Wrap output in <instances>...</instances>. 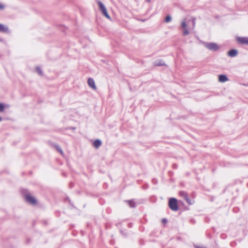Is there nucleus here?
<instances>
[{
  "label": "nucleus",
  "mask_w": 248,
  "mask_h": 248,
  "mask_svg": "<svg viewBox=\"0 0 248 248\" xmlns=\"http://www.w3.org/2000/svg\"><path fill=\"white\" fill-rule=\"evenodd\" d=\"M202 44L206 48L213 51H217L220 48V46L215 43H209L203 42Z\"/></svg>",
  "instance_id": "1"
},
{
  "label": "nucleus",
  "mask_w": 248,
  "mask_h": 248,
  "mask_svg": "<svg viewBox=\"0 0 248 248\" xmlns=\"http://www.w3.org/2000/svg\"><path fill=\"white\" fill-rule=\"evenodd\" d=\"M169 207L173 211H177L178 209V206L177 205V200L175 198H171L169 200Z\"/></svg>",
  "instance_id": "2"
},
{
  "label": "nucleus",
  "mask_w": 248,
  "mask_h": 248,
  "mask_svg": "<svg viewBox=\"0 0 248 248\" xmlns=\"http://www.w3.org/2000/svg\"><path fill=\"white\" fill-rule=\"evenodd\" d=\"M25 198L26 202L31 205H35L36 203V199L29 193L25 194Z\"/></svg>",
  "instance_id": "3"
},
{
  "label": "nucleus",
  "mask_w": 248,
  "mask_h": 248,
  "mask_svg": "<svg viewBox=\"0 0 248 248\" xmlns=\"http://www.w3.org/2000/svg\"><path fill=\"white\" fill-rule=\"evenodd\" d=\"M237 40L240 44L248 45V37H237Z\"/></svg>",
  "instance_id": "4"
},
{
  "label": "nucleus",
  "mask_w": 248,
  "mask_h": 248,
  "mask_svg": "<svg viewBox=\"0 0 248 248\" xmlns=\"http://www.w3.org/2000/svg\"><path fill=\"white\" fill-rule=\"evenodd\" d=\"M0 32L2 33H10L8 27L3 24L0 23Z\"/></svg>",
  "instance_id": "5"
},
{
  "label": "nucleus",
  "mask_w": 248,
  "mask_h": 248,
  "mask_svg": "<svg viewBox=\"0 0 248 248\" xmlns=\"http://www.w3.org/2000/svg\"><path fill=\"white\" fill-rule=\"evenodd\" d=\"M88 84L89 86L93 89L95 90L96 87L95 86V82L92 78H89L88 79Z\"/></svg>",
  "instance_id": "6"
},
{
  "label": "nucleus",
  "mask_w": 248,
  "mask_h": 248,
  "mask_svg": "<svg viewBox=\"0 0 248 248\" xmlns=\"http://www.w3.org/2000/svg\"><path fill=\"white\" fill-rule=\"evenodd\" d=\"M238 54V51L236 49H232L228 52V55L230 57H234Z\"/></svg>",
  "instance_id": "7"
},
{
  "label": "nucleus",
  "mask_w": 248,
  "mask_h": 248,
  "mask_svg": "<svg viewBox=\"0 0 248 248\" xmlns=\"http://www.w3.org/2000/svg\"><path fill=\"white\" fill-rule=\"evenodd\" d=\"M229 80L227 77L225 75H220L218 76V80L220 82H225Z\"/></svg>",
  "instance_id": "8"
},
{
  "label": "nucleus",
  "mask_w": 248,
  "mask_h": 248,
  "mask_svg": "<svg viewBox=\"0 0 248 248\" xmlns=\"http://www.w3.org/2000/svg\"><path fill=\"white\" fill-rule=\"evenodd\" d=\"M182 27L184 29L183 34L184 35H186L189 33L187 29L186 28V21L184 20L182 22Z\"/></svg>",
  "instance_id": "9"
},
{
  "label": "nucleus",
  "mask_w": 248,
  "mask_h": 248,
  "mask_svg": "<svg viewBox=\"0 0 248 248\" xmlns=\"http://www.w3.org/2000/svg\"><path fill=\"white\" fill-rule=\"evenodd\" d=\"M154 64L155 66H162L164 65L165 63L162 60H157L155 61Z\"/></svg>",
  "instance_id": "10"
},
{
  "label": "nucleus",
  "mask_w": 248,
  "mask_h": 248,
  "mask_svg": "<svg viewBox=\"0 0 248 248\" xmlns=\"http://www.w3.org/2000/svg\"><path fill=\"white\" fill-rule=\"evenodd\" d=\"M101 143L102 142L100 140H96L93 142V144L94 147H95L96 148H98L99 147L101 146Z\"/></svg>",
  "instance_id": "11"
},
{
  "label": "nucleus",
  "mask_w": 248,
  "mask_h": 248,
  "mask_svg": "<svg viewBox=\"0 0 248 248\" xmlns=\"http://www.w3.org/2000/svg\"><path fill=\"white\" fill-rule=\"evenodd\" d=\"M97 3L98 4V6H99V10L102 11L104 10H105L106 9V7L105 6V5H104V4L100 1H97Z\"/></svg>",
  "instance_id": "12"
},
{
  "label": "nucleus",
  "mask_w": 248,
  "mask_h": 248,
  "mask_svg": "<svg viewBox=\"0 0 248 248\" xmlns=\"http://www.w3.org/2000/svg\"><path fill=\"white\" fill-rule=\"evenodd\" d=\"M101 12L105 17H106L107 18L110 20L111 19L110 16H109L107 12V9L102 11Z\"/></svg>",
  "instance_id": "13"
},
{
  "label": "nucleus",
  "mask_w": 248,
  "mask_h": 248,
  "mask_svg": "<svg viewBox=\"0 0 248 248\" xmlns=\"http://www.w3.org/2000/svg\"><path fill=\"white\" fill-rule=\"evenodd\" d=\"M129 204V206L131 208H133L135 206V202L133 200H130L126 202Z\"/></svg>",
  "instance_id": "14"
},
{
  "label": "nucleus",
  "mask_w": 248,
  "mask_h": 248,
  "mask_svg": "<svg viewBox=\"0 0 248 248\" xmlns=\"http://www.w3.org/2000/svg\"><path fill=\"white\" fill-rule=\"evenodd\" d=\"M185 200L186 201V202H187V203L189 205H192L194 203V201L192 200H191L190 199H189L188 198V196L186 197V198L185 199Z\"/></svg>",
  "instance_id": "15"
},
{
  "label": "nucleus",
  "mask_w": 248,
  "mask_h": 248,
  "mask_svg": "<svg viewBox=\"0 0 248 248\" xmlns=\"http://www.w3.org/2000/svg\"><path fill=\"white\" fill-rule=\"evenodd\" d=\"M179 195L181 197H183L184 199L187 196V193L185 191H180Z\"/></svg>",
  "instance_id": "16"
},
{
  "label": "nucleus",
  "mask_w": 248,
  "mask_h": 248,
  "mask_svg": "<svg viewBox=\"0 0 248 248\" xmlns=\"http://www.w3.org/2000/svg\"><path fill=\"white\" fill-rule=\"evenodd\" d=\"M171 20V17L170 16L168 15L166 17L165 20L166 22H167V23L169 22Z\"/></svg>",
  "instance_id": "17"
},
{
  "label": "nucleus",
  "mask_w": 248,
  "mask_h": 248,
  "mask_svg": "<svg viewBox=\"0 0 248 248\" xmlns=\"http://www.w3.org/2000/svg\"><path fill=\"white\" fill-rule=\"evenodd\" d=\"M36 70L39 75H42L43 72H42V71L41 70V69H40V68H39L38 67H36Z\"/></svg>",
  "instance_id": "18"
},
{
  "label": "nucleus",
  "mask_w": 248,
  "mask_h": 248,
  "mask_svg": "<svg viewBox=\"0 0 248 248\" xmlns=\"http://www.w3.org/2000/svg\"><path fill=\"white\" fill-rule=\"evenodd\" d=\"M55 147L57 151H58L62 155L63 154L62 150L58 145H56Z\"/></svg>",
  "instance_id": "19"
},
{
  "label": "nucleus",
  "mask_w": 248,
  "mask_h": 248,
  "mask_svg": "<svg viewBox=\"0 0 248 248\" xmlns=\"http://www.w3.org/2000/svg\"><path fill=\"white\" fill-rule=\"evenodd\" d=\"M5 106L2 103H0V112L4 111Z\"/></svg>",
  "instance_id": "20"
},
{
  "label": "nucleus",
  "mask_w": 248,
  "mask_h": 248,
  "mask_svg": "<svg viewBox=\"0 0 248 248\" xmlns=\"http://www.w3.org/2000/svg\"><path fill=\"white\" fill-rule=\"evenodd\" d=\"M192 22L193 24V28H194L195 27V18H192Z\"/></svg>",
  "instance_id": "21"
},
{
  "label": "nucleus",
  "mask_w": 248,
  "mask_h": 248,
  "mask_svg": "<svg viewBox=\"0 0 248 248\" xmlns=\"http://www.w3.org/2000/svg\"><path fill=\"white\" fill-rule=\"evenodd\" d=\"M5 8V6L1 3H0V10H3Z\"/></svg>",
  "instance_id": "22"
},
{
  "label": "nucleus",
  "mask_w": 248,
  "mask_h": 248,
  "mask_svg": "<svg viewBox=\"0 0 248 248\" xmlns=\"http://www.w3.org/2000/svg\"><path fill=\"white\" fill-rule=\"evenodd\" d=\"M162 221L164 222V223H166L167 222V219H163Z\"/></svg>",
  "instance_id": "23"
},
{
  "label": "nucleus",
  "mask_w": 248,
  "mask_h": 248,
  "mask_svg": "<svg viewBox=\"0 0 248 248\" xmlns=\"http://www.w3.org/2000/svg\"><path fill=\"white\" fill-rule=\"evenodd\" d=\"M146 2H150L151 0H145Z\"/></svg>",
  "instance_id": "24"
},
{
  "label": "nucleus",
  "mask_w": 248,
  "mask_h": 248,
  "mask_svg": "<svg viewBox=\"0 0 248 248\" xmlns=\"http://www.w3.org/2000/svg\"><path fill=\"white\" fill-rule=\"evenodd\" d=\"M3 40L1 38H0V42H3Z\"/></svg>",
  "instance_id": "25"
},
{
  "label": "nucleus",
  "mask_w": 248,
  "mask_h": 248,
  "mask_svg": "<svg viewBox=\"0 0 248 248\" xmlns=\"http://www.w3.org/2000/svg\"><path fill=\"white\" fill-rule=\"evenodd\" d=\"M1 120H2V119H1V118L0 117V121H1Z\"/></svg>",
  "instance_id": "26"
}]
</instances>
